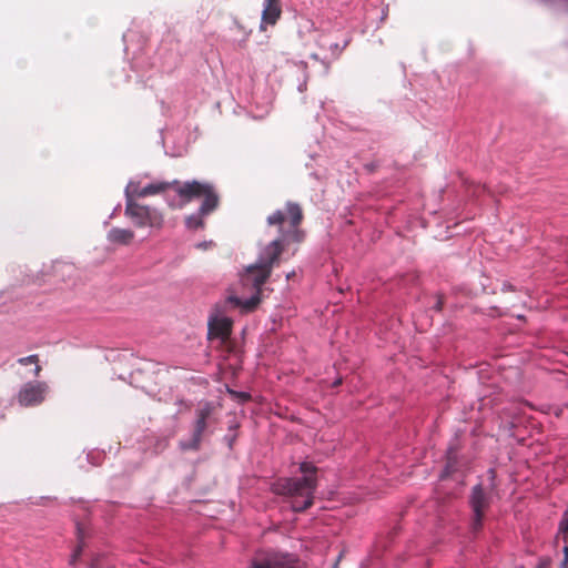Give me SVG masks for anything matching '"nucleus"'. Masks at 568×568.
<instances>
[{"mask_svg": "<svg viewBox=\"0 0 568 568\" xmlns=\"http://www.w3.org/2000/svg\"><path fill=\"white\" fill-rule=\"evenodd\" d=\"M233 322L225 316H211L209 320V338H219L226 342L232 334Z\"/></svg>", "mask_w": 568, "mask_h": 568, "instance_id": "obj_10", "label": "nucleus"}, {"mask_svg": "<svg viewBox=\"0 0 568 568\" xmlns=\"http://www.w3.org/2000/svg\"><path fill=\"white\" fill-rule=\"evenodd\" d=\"M506 290H513V286L510 284H504L503 291Z\"/></svg>", "mask_w": 568, "mask_h": 568, "instance_id": "obj_24", "label": "nucleus"}, {"mask_svg": "<svg viewBox=\"0 0 568 568\" xmlns=\"http://www.w3.org/2000/svg\"><path fill=\"white\" fill-rule=\"evenodd\" d=\"M488 473H489L490 479H491V480H494V479H495V477H496V471H495V469H489V471H488Z\"/></svg>", "mask_w": 568, "mask_h": 568, "instance_id": "obj_23", "label": "nucleus"}, {"mask_svg": "<svg viewBox=\"0 0 568 568\" xmlns=\"http://www.w3.org/2000/svg\"><path fill=\"white\" fill-rule=\"evenodd\" d=\"M366 168L369 170V171H374L375 169V165L374 164H367Z\"/></svg>", "mask_w": 568, "mask_h": 568, "instance_id": "obj_26", "label": "nucleus"}, {"mask_svg": "<svg viewBox=\"0 0 568 568\" xmlns=\"http://www.w3.org/2000/svg\"><path fill=\"white\" fill-rule=\"evenodd\" d=\"M108 241L120 245H130L135 234L130 229L113 227L108 232Z\"/></svg>", "mask_w": 568, "mask_h": 568, "instance_id": "obj_12", "label": "nucleus"}, {"mask_svg": "<svg viewBox=\"0 0 568 568\" xmlns=\"http://www.w3.org/2000/svg\"><path fill=\"white\" fill-rule=\"evenodd\" d=\"M550 562L549 558H541L535 568H549Z\"/></svg>", "mask_w": 568, "mask_h": 568, "instance_id": "obj_18", "label": "nucleus"}, {"mask_svg": "<svg viewBox=\"0 0 568 568\" xmlns=\"http://www.w3.org/2000/svg\"><path fill=\"white\" fill-rule=\"evenodd\" d=\"M561 568H568V564L567 565H561Z\"/></svg>", "mask_w": 568, "mask_h": 568, "instance_id": "obj_27", "label": "nucleus"}, {"mask_svg": "<svg viewBox=\"0 0 568 568\" xmlns=\"http://www.w3.org/2000/svg\"><path fill=\"white\" fill-rule=\"evenodd\" d=\"M201 185H204L206 191L201 192V194L194 196L193 200L203 199L202 204L196 213L185 219V224L187 229L191 230L203 227V217L212 213L219 206L220 199L214 186L209 182H201Z\"/></svg>", "mask_w": 568, "mask_h": 568, "instance_id": "obj_6", "label": "nucleus"}, {"mask_svg": "<svg viewBox=\"0 0 568 568\" xmlns=\"http://www.w3.org/2000/svg\"><path fill=\"white\" fill-rule=\"evenodd\" d=\"M174 190L175 193L181 197L183 204L189 203L194 196L200 195L201 192L206 191L204 185H201L200 181H186L180 182L173 180L171 182H154L143 186L140 195L143 197L152 196L155 194L163 193L168 190Z\"/></svg>", "mask_w": 568, "mask_h": 568, "instance_id": "obj_3", "label": "nucleus"}, {"mask_svg": "<svg viewBox=\"0 0 568 568\" xmlns=\"http://www.w3.org/2000/svg\"><path fill=\"white\" fill-rule=\"evenodd\" d=\"M558 2L562 3L565 11L568 13V0H559Z\"/></svg>", "mask_w": 568, "mask_h": 568, "instance_id": "obj_22", "label": "nucleus"}, {"mask_svg": "<svg viewBox=\"0 0 568 568\" xmlns=\"http://www.w3.org/2000/svg\"><path fill=\"white\" fill-rule=\"evenodd\" d=\"M281 14V0H265L262 12L261 30H265V26H274Z\"/></svg>", "mask_w": 568, "mask_h": 568, "instance_id": "obj_11", "label": "nucleus"}, {"mask_svg": "<svg viewBox=\"0 0 568 568\" xmlns=\"http://www.w3.org/2000/svg\"><path fill=\"white\" fill-rule=\"evenodd\" d=\"M303 220L302 206L291 201L286 202L283 210H276L267 216L266 223L268 226L276 227L277 236L261 251L257 262L246 268L242 278L245 285H251L256 290V294L245 301L230 296L227 298L230 304L241 307L245 312L256 308L261 302V287L268 280L273 267L280 264V256L285 247L292 243L300 244L304 241L305 232L301 229Z\"/></svg>", "mask_w": 568, "mask_h": 568, "instance_id": "obj_1", "label": "nucleus"}, {"mask_svg": "<svg viewBox=\"0 0 568 568\" xmlns=\"http://www.w3.org/2000/svg\"><path fill=\"white\" fill-rule=\"evenodd\" d=\"M143 187L138 182H130L125 187V203L136 202V199L142 197L140 195Z\"/></svg>", "mask_w": 568, "mask_h": 568, "instance_id": "obj_13", "label": "nucleus"}, {"mask_svg": "<svg viewBox=\"0 0 568 568\" xmlns=\"http://www.w3.org/2000/svg\"><path fill=\"white\" fill-rule=\"evenodd\" d=\"M18 363L22 366L29 365V364H37L39 363V356L37 354L29 355L27 357H20L18 359Z\"/></svg>", "mask_w": 568, "mask_h": 568, "instance_id": "obj_16", "label": "nucleus"}, {"mask_svg": "<svg viewBox=\"0 0 568 568\" xmlns=\"http://www.w3.org/2000/svg\"><path fill=\"white\" fill-rule=\"evenodd\" d=\"M316 488L317 478L312 476L283 478L273 485L275 494L290 498L291 507L296 513L304 511L313 505Z\"/></svg>", "mask_w": 568, "mask_h": 568, "instance_id": "obj_2", "label": "nucleus"}, {"mask_svg": "<svg viewBox=\"0 0 568 568\" xmlns=\"http://www.w3.org/2000/svg\"><path fill=\"white\" fill-rule=\"evenodd\" d=\"M300 470L304 474V476L316 477L317 468L312 463H302L300 466Z\"/></svg>", "mask_w": 568, "mask_h": 568, "instance_id": "obj_15", "label": "nucleus"}, {"mask_svg": "<svg viewBox=\"0 0 568 568\" xmlns=\"http://www.w3.org/2000/svg\"><path fill=\"white\" fill-rule=\"evenodd\" d=\"M491 497L481 484H477L471 488L469 495V506L471 509L470 528L474 532H478L483 528L486 511L490 507Z\"/></svg>", "mask_w": 568, "mask_h": 568, "instance_id": "obj_7", "label": "nucleus"}, {"mask_svg": "<svg viewBox=\"0 0 568 568\" xmlns=\"http://www.w3.org/2000/svg\"><path fill=\"white\" fill-rule=\"evenodd\" d=\"M252 568H296L295 559L283 554H271L255 558Z\"/></svg>", "mask_w": 568, "mask_h": 568, "instance_id": "obj_9", "label": "nucleus"}, {"mask_svg": "<svg viewBox=\"0 0 568 568\" xmlns=\"http://www.w3.org/2000/svg\"><path fill=\"white\" fill-rule=\"evenodd\" d=\"M36 367H34V371H33V375L34 377H39L40 376V373L42 371L41 366L39 365V363L34 364Z\"/></svg>", "mask_w": 568, "mask_h": 568, "instance_id": "obj_20", "label": "nucleus"}, {"mask_svg": "<svg viewBox=\"0 0 568 568\" xmlns=\"http://www.w3.org/2000/svg\"><path fill=\"white\" fill-rule=\"evenodd\" d=\"M436 297H437V301H436V304L434 305V310L437 312H440L444 306V296L442 294H438Z\"/></svg>", "mask_w": 568, "mask_h": 568, "instance_id": "obj_17", "label": "nucleus"}, {"mask_svg": "<svg viewBox=\"0 0 568 568\" xmlns=\"http://www.w3.org/2000/svg\"><path fill=\"white\" fill-rule=\"evenodd\" d=\"M568 564V546H565L564 547V560L561 562V565H567Z\"/></svg>", "mask_w": 568, "mask_h": 568, "instance_id": "obj_19", "label": "nucleus"}, {"mask_svg": "<svg viewBox=\"0 0 568 568\" xmlns=\"http://www.w3.org/2000/svg\"><path fill=\"white\" fill-rule=\"evenodd\" d=\"M558 534L564 536V541L568 542V510L565 511L558 528Z\"/></svg>", "mask_w": 568, "mask_h": 568, "instance_id": "obj_14", "label": "nucleus"}, {"mask_svg": "<svg viewBox=\"0 0 568 568\" xmlns=\"http://www.w3.org/2000/svg\"><path fill=\"white\" fill-rule=\"evenodd\" d=\"M48 385L44 382L26 383L18 394V403L23 407L37 406L44 400Z\"/></svg>", "mask_w": 568, "mask_h": 568, "instance_id": "obj_8", "label": "nucleus"}, {"mask_svg": "<svg viewBox=\"0 0 568 568\" xmlns=\"http://www.w3.org/2000/svg\"><path fill=\"white\" fill-rule=\"evenodd\" d=\"M80 554H81V547H78L77 550L74 551L73 556H72L73 560H75L80 556Z\"/></svg>", "mask_w": 568, "mask_h": 568, "instance_id": "obj_21", "label": "nucleus"}, {"mask_svg": "<svg viewBox=\"0 0 568 568\" xmlns=\"http://www.w3.org/2000/svg\"><path fill=\"white\" fill-rule=\"evenodd\" d=\"M124 215L138 229L150 227L161 230L164 225V215L161 211L139 202L125 203Z\"/></svg>", "mask_w": 568, "mask_h": 568, "instance_id": "obj_4", "label": "nucleus"}, {"mask_svg": "<svg viewBox=\"0 0 568 568\" xmlns=\"http://www.w3.org/2000/svg\"><path fill=\"white\" fill-rule=\"evenodd\" d=\"M214 406L212 403L205 402L200 404L195 410V420L193 425L192 437L189 442H181L180 447L182 450H199L203 440L204 433L206 432Z\"/></svg>", "mask_w": 568, "mask_h": 568, "instance_id": "obj_5", "label": "nucleus"}, {"mask_svg": "<svg viewBox=\"0 0 568 568\" xmlns=\"http://www.w3.org/2000/svg\"><path fill=\"white\" fill-rule=\"evenodd\" d=\"M90 568H101L99 561H95L91 565Z\"/></svg>", "mask_w": 568, "mask_h": 568, "instance_id": "obj_25", "label": "nucleus"}]
</instances>
